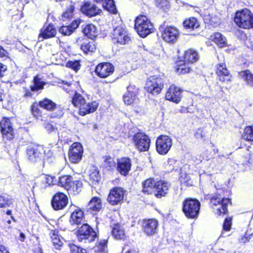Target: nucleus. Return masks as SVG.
I'll use <instances>...</instances> for the list:
<instances>
[{
    "mask_svg": "<svg viewBox=\"0 0 253 253\" xmlns=\"http://www.w3.org/2000/svg\"><path fill=\"white\" fill-rule=\"evenodd\" d=\"M134 28L142 38H145L154 30V26L150 20L143 15L136 18Z\"/></svg>",
    "mask_w": 253,
    "mask_h": 253,
    "instance_id": "nucleus-1",
    "label": "nucleus"
},
{
    "mask_svg": "<svg viewBox=\"0 0 253 253\" xmlns=\"http://www.w3.org/2000/svg\"><path fill=\"white\" fill-rule=\"evenodd\" d=\"M236 25L243 29H250L253 26V14L248 9L237 11L234 17Z\"/></svg>",
    "mask_w": 253,
    "mask_h": 253,
    "instance_id": "nucleus-2",
    "label": "nucleus"
},
{
    "mask_svg": "<svg viewBox=\"0 0 253 253\" xmlns=\"http://www.w3.org/2000/svg\"><path fill=\"white\" fill-rule=\"evenodd\" d=\"M230 200L228 198H223L219 195L213 196L211 199V207L217 215L226 214L227 212V205Z\"/></svg>",
    "mask_w": 253,
    "mask_h": 253,
    "instance_id": "nucleus-3",
    "label": "nucleus"
},
{
    "mask_svg": "<svg viewBox=\"0 0 253 253\" xmlns=\"http://www.w3.org/2000/svg\"><path fill=\"white\" fill-rule=\"evenodd\" d=\"M200 209V203L196 199H187L183 203V211L189 218H197Z\"/></svg>",
    "mask_w": 253,
    "mask_h": 253,
    "instance_id": "nucleus-4",
    "label": "nucleus"
},
{
    "mask_svg": "<svg viewBox=\"0 0 253 253\" xmlns=\"http://www.w3.org/2000/svg\"><path fill=\"white\" fill-rule=\"evenodd\" d=\"M77 236L80 242H91L96 238V233L92 227L87 224H84L78 230Z\"/></svg>",
    "mask_w": 253,
    "mask_h": 253,
    "instance_id": "nucleus-5",
    "label": "nucleus"
},
{
    "mask_svg": "<svg viewBox=\"0 0 253 253\" xmlns=\"http://www.w3.org/2000/svg\"><path fill=\"white\" fill-rule=\"evenodd\" d=\"M163 87V79L157 76H152L149 78L146 84L147 91L154 95L160 93Z\"/></svg>",
    "mask_w": 253,
    "mask_h": 253,
    "instance_id": "nucleus-6",
    "label": "nucleus"
},
{
    "mask_svg": "<svg viewBox=\"0 0 253 253\" xmlns=\"http://www.w3.org/2000/svg\"><path fill=\"white\" fill-rule=\"evenodd\" d=\"M172 145V140L169 136L162 135L157 138L156 141V150L161 155L167 154Z\"/></svg>",
    "mask_w": 253,
    "mask_h": 253,
    "instance_id": "nucleus-7",
    "label": "nucleus"
},
{
    "mask_svg": "<svg viewBox=\"0 0 253 253\" xmlns=\"http://www.w3.org/2000/svg\"><path fill=\"white\" fill-rule=\"evenodd\" d=\"M132 140L136 148L139 151L143 152L148 150L150 139L148 135L142 132H138L133 136Z\"/></svg>",
    "mask_w": 253,
    "mask_h": 253,
    "instance_id": "nucleus-8",
    "label": "nucleus"
},
{
    "mask_svg": "<svg viewBox=\"0 0 253 253\" xmlns=\"http://www.w3.org/2000/svg\"><path fill=\"white\" fill-rule=\"evenodd\" d=\"M126 191L121 187L111 189L107 197V201L113 206L120 204L124 200Z\"/></svg>",
    "mask_w": 253,
    "mask_h": 253,
    "instance_id": "nucleus-9",
    "label": "nucleus"
},
{
    "mask_svg": "<svg viewBox=\"0 0 253 253\" xmlns=\"http://www.w3.org/2000/svg\"><path fill=\"white\" fill-rule=\"evenodd\" d=\"M112 38L114 42L119 43L121 44H126L130 40L126 31L122 26H118L113 30Z\"/></svg>",
    "mask_w": 253,
    "mask_h": 253,
    "instance_id": "nucleus-10",
    "label": "nucleus"
},
{
    "mask_svg": "<svg viewBox=\"0 0 253 253\" xmlns=\"http://www.w3.org/2000/svg\"><path fill=\"white\" fill-rule=\"evenodd\" d=\"M83 152V147L80 143H73L69 151V158L70 162L73 163L79 162L82 158Z\"/></svg>",
    "mask_w": 253,
    "mask_h": 253,
    "instance_id": "nucleus-11",
    "label": "nucleus"
},
{
    "mask_svg": "<svg viewBox=\"0 0 253 253\" xmlns=\"http://www.w3.org/2000/svg\"><path fill=\"white\" fill-rule=\"evenodd\" d=\"M179 36V31L174 26H167L162 33L163 40L168 43H175Z\"/></svg>",
    "mask_w": 253,
    "mask_h": 253,
    "instance_id": "nucleus-12",
    "label": "nucleus"
},
{
    "mask_svg": "<svg viewBox=\"0 0 253 253\" xmlns=\"http://www.w3.org/2000/svg\"><path fill=\"white\" fill-rule=\"evenodd\" d=\"M0 127L2 137L7 140H11L14 137V129L10 120L3 118L0 122Z\"/></svg>",
    "mask_w": 253,
    "mask_h": 253,
    "instance_id": "nucleus-13",
    "label": "nucleus"
},
{
    "mask_svg": "<svg viewBox=\"0 0 253 253\" xmlns=\"http://www.w3.org/2000/svg\"><path fill=\"white\" fill-rule=\"evenodd\" d=\"M114 71V66L109 62H103L98 64L95 70L96 74L101 78H105L110 76Z\"/></svg>",
    "mask_w": 253,
    "mask_h": 253,
    "instance_id": "nucleus-14",
    "label": "nucleus"
},
{
    "mask_svg": "<svg viewBox=\"0 0 253 253\" xmlns=\"http://www.w3.org/2000/svg\"><path fill=\"white\" fill-rule=\"evenodd\" d=\"M68 203L67 196L62 192H58L52 198L51 205L55 210H60L65 208Z\"/></svg>",
    "mask_w": 253,
    "mask_h": 253,
    "instance_id": "nucleus-15",
    "label": "nucleus"
},
{
    "mask_svg": "<svg viewBox=\"0 0 253 253\" xmlns=\"http://www.w3.org/2000/svg\"><path fill=\"white\" fill-rule=\"evenodd\" d=\"M137 88L132 85H129L127 88V92L123 96V100L126 105H130L137 103L138 98L137 97Z\"/></svg>",
    "mask_w": 253,
    "mask_h": 253,
    "instance_id": "nucleus-16",
    "label": "nucleus"
},
{
    "mask_svg": "<svg viewBox=\"0 0 253 253\" xmlns=\"http://www.w3.org/2000/svg\"><path fill=\"white\" fill-rule=\"evenodd\" d=\"M42 150L41 147L28 146L26 150L28 160L32 163H36L41 161Z\"/></svg>",
    "mask_w": 253,
    "mask_h": 253,
    "instance_id": "nucleus-17",
    "label": "nucleus"
},
{
    "mask_svg": "<svg viewBox=\"0 0 253 253\" xmlns=\"http://www.w3.org/2000/svg\"><path fill=\"white\" fill-rule=\"evenodd\" d=\"M181 90L175 85H171L166 93V99L168 100L178 103L181 97Z\"/></svg>",
    "mask_w": 253,
    "mask_h": 253,
    "instance_id": "nucleus-18",
    "label": "nucleus"
},
{
    "mask_svg": "<svg viewBox=\"0 0 253 253\" xmlns=\"http://www.w3.org/2000/svg\"><path fill=\"white\" fill-rule=\"evenodd\" d=\"M216 74L221 82L228 84L231 82V75L226 68L225 64L220 63L217 65Z\"/></svg>",
    "mask_w": 253,
    "mask_h": 253,
    "instance_id": "nucleus-19",
    "label": "nucleus"
},
{
    "mask_svg": "<svg viewBox=\"0 0 253 253\" xmlns=\"http://www.w3.org/2000/svg\"><path fill=\"white\" fill-rule=\"evenodd\" d=\"M158 221L155 219H149L143 221V230L145 234L152 236L158 231Z\"/></svg>",
    "mask_w": 253,
    "mask_h": 253,
    "instance_id": "nucleus-20",
    "label": "nucleus"
},
{
    "mask_svg": "<svg viewBox=\"0 0 253 253\" xmlns=\"http://www.w3.org/2000/svg\"><path fill=\"white\" fill-rule=\"evenodd\" d=\"M82 12L89 17H92L99 14L101 10L92 2H86L81 7Z\"/></svg>",
    "mask_w": 253,
    "mask_h": 253,
    "instance_id": "nucleus-21",
    "label": "nucleus"
},
{
    "mask_svg": "<svg viewBox=\"0 0 253 253\" xmlns=\"http://www.w3.org/2000/svg\"><path fill=\"white\" fill-rule=\"evenodd\" d=\"M131 164L128 158H123L118 161L117 170L121 174L126 176L130 170Z\"/></svg>",
    "mask_w": 253,
    "mask_h": 253,
    "instance_id": "nucleus-22",
    "label": "nucleus"
},
{
    "mask_svg": "<svg viewBox=\"0 0 253 253\" xmlns=\"http://www.w3.org/2000/svg\"><path fill=\"white\" fill-rule=\"evenodd\" d=\"M156 194V196L161 198L165 196L169 192L170 184L166 181L160 180L155 184Z\"/></svg>",
    "mask_w": 253,
    "mask_h": 253,
    "instance_id": "nucleus-23",
    "label": "nucleus"
},
{
    "mask_svg": "<svg viewBox=\"0 0 253 253\" xmlns=\"http://www.w3.org/2000/svg\"><path fill=\"white\" fill-rule=\"evenodd\" d=\"M84 212L81 209L76 208L72 211L70 217V223L71 225H79L81 224L84 220Z\"/></svg>",
    "mask_w": 253,
    "mask_h": 253,
    "instance_id": "nucleus-24",
    "label": "nucleus"
},
{
    "mask_svg": "<svg viewBox=\"0 0 253 253\" xmlns=\"http://www.w3.org/2000/svg\"><path fill=\"white\" fill-rule=\"evenodd\" d=\"M98 105L99 103L97 101L87 103L85 101L79 113L81 116H84L87 114L93 113L96 111Z\"/></svg>",
    "mask_w": 253,
    "mask_h": 253,
    "instance_id": "nucleus-25",
    "label": "nucleus"
},
{
    "mask_svg": "<svg viewBox=\"0 0 253 253\" xmlns=\"http://www.w3.org/2000/svg\"><path fill=\"white\" fill-rule=\"evenodd\" d=\"M80 22V20H75L69 26L61 27L59 31L65 36H69L78 27Z\"/></svg>",
    "mask_w": 253,
    "mask_h": 253,
    "instance_id": "nucleus-26",
    "label": "nucleus"
},
{
    "mask_svg": "<svg viewBox=\"0 0 253 253\" xmlns=\"http://www.w3.org/2000/svg\"><path fill=\"white\" fill-rule=\"evenodd\" d=\"M204 19L207 23L216 27L219 25L220 22L219 13L217 12L209 13L208 14L204 15Z\"/></svg>",
    "mask_w": 253,
    "mask_h": 253,
    "instance_id": "nucleus-27",
    "label": "nucleus"
},
{
    "mask_svg": "<svg viewBox=\"0 0 253 253\" xmlns=\"http://www.w3.org/2000/svg\"><path fill=\"white\" fill-rule=\"evenodd\" d=\"M56 31L54 26L49 24L46 27L44 26L41 30L39 38L42 37L43 39H48L55 36Z\"/></svg>",
    "mask_w": 253,
    "mask_h": 253,
    "instance_id": "nucleus-28",
    "label": "nucleus"
},
{
    "mask_svg": "<svg viewBox=\"0 0 253 253\" xmlns=\"http://www.w3.org/2000/svg\"><path fill=\"white\" fill-rule=\"evenodd\" d=\"M97 3H102L103 8L107 11L112 13H116L117 9L115 7L114 0H93Z\"/></svg>",
    "mask_w": 253,
    "mask_h": 253,
    "instance_id": "nucleus-29",
    "label": "nucleus"
},
{
    "mask_svg": "<svg viewBox=\"0 0 253 253\" xmlns=\"http://www.w3.org/2000/svg\"><path fill=\"white\" fill-rule=\"evenodd\" d=\"M83 33L88 38L93 39L98 34V31L95 25L92 24L86 25L83 30Z\"/></svg>",
    "mask_w": 253,
    "mask_h": 253,
    "instance_id": "nucleus-30",
    "label": "nucleus"
},
{
    "mask_svg": "<svg viewBox=\"0 0 253 253\" xmlns=\"http://www.w3.org/2000/svg\"><path fill=\"white\" fill-rule=\"evenodd\" d=\"M102 201L100 198L94 197L89 201L87 209L93 211H99L102 208Z\"/></svg>",
    "mask_w": 253,
    "mask_h": 253,
    "instance_id": "nucleus-31",
    "label": "nucleus"
},
{
    "mask_svg": "<svg viewBox=\"0 0 253 253\" xmlns=\"http://www.w3.org/2000/svg\"><path fill=\"white\" fill-rule=\"evenodd\" d=\"M184 59V62L194 63L198 60L199 55L196 50L189 49L185 52Z\"/></svg>",
    "mask_w": 253,
    "mask_h": 253,
    "instance_id": "nucleus-32",
    "label": "nucleus"
},
{
    "mask_svg": "<svg viewBox=\"0 0 253 253\" xmlns=\"http://www.w3.org/2000/svg\"><path fill=\"white\" fill-rule=\"evenodd\" d=\"M155 181L153 178L146 179L142 185V192L147 194H151L154 191L155 186Z\"/></svg>",
    "mask_w": 253,
    "mask_h": 253,
    "instance_id": "nucleus-33",
    "label": "nucleus"
},
{
    "mask_svg": "<svg viewBox=\"0 0 253 253\" xmlns=\"http://www.w3.org/2000/svg\"><path fill=\"white\" fill-rule=\"evenodd\" d=\"M51 241L53 246L56 249H60L63 245V238L61 237L57 231L55 230L51 231L50 233Z\"/></svg>",
    "mask_w": 253,
    "mask_h": 253,
    "instance_id": "nucleus-34",
    "label": "nucleus"
},
{
    "mask_svg": "<svg viewBox=\"0 0 253 253\" xmlns=\"http://www.w3.org/2000/svg\"><path fill=\"white\" fill-rule=\"evenodd\" d=\"M112 234L117 240L123 239L125 237L124 228L120 224H116L112 230Z\"/></svg>",
    "mask_w": 253,
    "mask_h": 253,
    "instance_id": "nucleus-35",
    "label": "nucleus"
},
{
    "mask_svg": "<svg viewBox=\"0 0 253 253\" xmlns=\"http://www.w3.org/2000/svg\"><path fill=\"white\" fill-rule=\"evenodd\" d=\"M85 98L82 95L77 92L72 98V104L74 106L79 108V112L82 106H84V104L85 103Z\"/></svg>",
    "mask_w": 253,
    "mask_h": 253,
    "instance_id": "nucleus-36",
    "label": "nucleus"
},
{
    "mask_svg": "<svg viewBox=\"0 0 253 253\" xmlns=\"http://www.w3.org/2000/svg\"><path fill=\"white\" fill-rule=\"evenodd\" d=\"M211 40L220 47H223L226 44V38L220 33L211 36Z\"/></svg>",
    "mask_w": 253,
    "mask_h": 253,
    "instance_id": "nucleus-37",
    "label": "nucleus"
},
{
    "mask_svg": "<svg viewBox=\"0 0 253 253\" xmlns=\"http://www.w3.org/2000/svg\"><path fill=\"white\" fill-rule=\"evenodd\" d=\"M240 75L248 85L253 86V74L249 70H246L241 72Z\"/></svg>",
    "mask_w": 253,
    "mask_h": 253,
    "instance_id": "nucleus-38",
    "label": "nucleus"
},
{
    "mask_svg": "<svg viewBox=\"0 0 253 253\" xmlns=\"http://www.w3.org/2000/svg\"><path fill=\"white\" fill-rule=\"evenodd\" d=\"M39 106L47 110L51 111L56 107V104L52 100L45 98L39 102Z\"/></svg>",
    "mask_w": 253,
    "mask_h": 253,
    "instance_id": "nucleus-39",
    "label": "nucleus"
},
{
    "mask_svg": "<svg viewBox=\"0 0 253 253\" xmlns=\"http://www.w3.org/2000/svg\"><path fill=\"white\" fill-rule=\"evenodd\" d=\"M81 49L86 53L93 52L96 50V45L93 42H84L81 46Z\"/></svg>",
    "mask_w": 253,
    "mask_h": 253,
    "instance_id": "nucleus-40",
    "label": "nucleus"
},
{
    "mask_svg": "<svg viewBox=\"0 0 253 253\" xmlns=\"http://www.w3.org/2000/svg\"><path fill=\"white\" fill-rule=\"evenodd\" d=\"M72 181V178L69 175H64L59 178V184L67 190L71 188L70 186Z\"/></svg>",
    "mask_w": 253,
    "mask_h": 253,
    "instance_id": "nucleus-41",
    "label": "nucleus"
},
{
    "mask_svg": "<svg viewBox=\"0 0 253 253\" xmlns=\"http://www.w3.org/2000/svg\"><path fill=\"white\" fill-rule=\"evenodd\" d=\"M184 26L187 29H196L200 26L197 20L194 17L190 18L183 22Z\"/></svg>",
    "mask_w": 253,
    "mask_h": 253,
    "instance_id": "nucleus-42",
    "label": "nucleus"
},
{
    "mask_svg": "<svg viewBox=\"0 0 253 253\" xmlns=\"http://www.w3.org/2000/svg\"><path fill=\"white\" fill-rule=\"evenodd\" d=\"M68 8L63 12L62 15V20L65 21L67 19H71L73 17L74 7L71 2H68Z\"/></svg>",
    "mask_w": 253,
    "mask_h": 253,
    "instance_id": "nucleus-43",
    "label": "nucleus"
},
{
    "mask_svg": "<svg viewBox=\"0 0 253 253\" xmlns=\"http://www.w3.org/2000/svg\"><path fill=\"white\" fill-rule=\"evenodd\" d=\"M102 166L107 170H112L116 167V162L113 158L108 157L104 160Z\"/></svg>",
    "mask_w": 253,
    "mask_h": 253,
    "instance_id": "nucleus-44",
    "label": "nucleus"
},
{
    "mask_svg": "<svg viewBox=\"0 0 253 253\" xmlns=\"http://www.w3.org/2000/svg\"><path fill=\"white\" fill-rule=\"evenodd\" d=\"M191 70V67H189L188 64L186 63H182V62L179 61V63L177 64L176 72L179 74L189 73Z\"/></svg>",
    "mask_w": 253,
    "mask_h": 253,
    "instance_id": "nucleus-45",
    "label": "nucleus"
},
{
    "mask_svg": "<svg viewBox=\"0 0 253 253\" xmlns=\"http://www.w3.org/2000/svg\"><path fill=\"white\" fill-rule=\"evenodd\" d=\"M242 137L248 141H253V126H249L245 127Z\"/></svg>",
    "mask_w": 253,
    "mask_h": 253,
    "instance_id": "nucleus-46",
    "label": "nucleus"
},
{
    "mask_svg": "<svg viewBox=\"0 0 253 253\" xmlns=\"http://www.w3.org/2000/svg\"><path fill=\"white\" fill-rule=\"evenodd\" d=\"M70 186L71 188L67 189L68 191L75 192V193H78L81 190L82 182L80 180H72Z\"/></svg>",
    "mask_w": 253,
    "mask_h": 253,
    "instance_id": "nucleus-47",
    "label": "nucleus"
},
{
    "mask_svg": "<svg viewBox=\"0 0 253 253\" xmlns=\"http://www.w3.org/2000/svg\"><path fill=\"white\" fill-rule=\"evenodd\" d=\"M34 84L31 87L32 91H37L43 88L45 83L41 81V79L37 76L34 80Z\"/></svg>",
    "mask_w": 253,
    "mask_h": 253,
    "instance_id": "nucleus-48",
    "label": "nucleus"
},
{
    "mask_svg": "<svg viewBox=\"0 0 253 253\" xmlns=\"http://www.w3.org/2000/svg\"><path fill=\"white\" fill-rule=\"evenodd\" d=\"M45 156L44 158V163H47L48 164L52 163L54 159V156L52 151L48 149H46L44 150Z\"/></svg>",
    "mask_w": 253,
    "mask_h": 253,
    "instance_id": "nucleus-49",
    "label": "nucleus"
},
{
    "mask_svg": "<svg viewBox=\"0 0 253 253\" xmlns=\"http://www.w3.org/2000/svg\"><path fill=\"white\" fill-rule=\"evenodd\" d=\"M89 179L92 182L93 184H95L100 179V176L99 175V172L96 169H94L89 174Z\"/></svg>",
    "mask_w": 253,
    "mask_h": 253,
    "instance_id": "nucleus-50",
    "label": "nucleus"
},
{
    "mask_svg": "<svg viewBox=\"0 0 253 253\" xmlns=\"http://www.w3.org/2000/svg\"><path fill=\"white\" fill-rule=\"evenodd\" d=\"M66 67L70 68L77 72L80 69V64L78 60L69 61L66 63Z\"/></svg>",
    "mask_w": 253,
    "mask_h": 253,
    "instance_id": "nucleus-51",
    "label": "nucleus"
},
{
    "mask_svg": "<svg viewBox=\"0 0 253 253\" xmlns=\"http://www.w3.org/2000/svg\"><path fill=\"white\" fill-rule=\"evenodd\" d=\"M105 241L99 242L98 245L94 248L95 253H104L105 250Z\"/></svg>",
    "mask_w": 253,
    "mask_h": 253,
    "instance_id": "nucleus-52",
    "label": "nucleus"
},
{
    "mask_svg": "<svg viewBox=\"0 0 253 253\" xmlns=\"http://www.w3.org/2000/svg\"><path fill=\"white\" fill-rule=\"evenodd\" d=\"M156 4L157 7L165 10L168 8L169 2L167 0H156Z\"/></svg>",
    "mask_w": 253,
    "mask_h": 253,
    "instance_id": "nucleus-53",
    "label": "nucleus"
},
{
    "mask_svg": "<svg viewBox=\"0 0 253 253\" xmlns=\"http://www.w3.org/2000/svg\"><path fill=\"white\" fill-rule=\"evenodd\" d=\"M71 253H86V250L84 249L80 248L75 245L70 246Z\"/></svg>",
    "mask_w": 253,
    "mask_h": 253,
    "instance_id": "nucleus-54",
    "label": "nucleus"
},
{
    "mask_svg": "<svg viewBox=\"0 0 253 253\" xmlns=\"http://www.w3.org/2000/svg\"><path fill=\"white\" fill-rule=\"evenodd\" d=\"M31 111L33 115L36 118H38L41 116V113L39 109L38 108V105L34 103L32 105L31 107Z\"/></svg>",
    "mask_w": 253,
    "mask_h": 253,
    "instance_id": "nucleus-55",
    "label": "nucleus"
},
{
    "mask_svg": "<svg viewBox=\"0 0 253 253\" xmlns=\"http://www.w3.org/2000/svg\"><path fill=\"white\" fill-rule=\"evenodd\" d=\"M231 218H226L223 225V230L224 231H228L230 230L231 226Z\"/></svg>",
    "mask_w": 253,
    "mask_h": 253,
    "instance_id": "nucleus-56",
    "label": "nucleus"
},
{
    "mask_svg": "<svg viewBox=\"0 0 253 253\" xmlns=\"http://www.w3.org/2000/svg\"><path fill=\"white\" fill-rule=\"evenodd\" d=\"M206 135V132L201 128H198L195 133V136L197 139H203Z\"/></svg>",
    "mask_w": 253,
    "mask_h": 253,
    "instance_id": "nucleus-57",
    "label": "nucleus"
},
{
    "mask_svg": "<svg viewBox=\"0 0 253 253\" xmlns=\"http://www.w3.org/2000/svg\"><path fill=\"white\" fill-rule=\"evenodd\" d=\"M10 203L11 202L8 198L0 195V207H5L9 206Z\"/></svg>",
    "mask_w": 253,
    "mask_h": 253,
    "instance_id": "nucleus-58",
    "label": "nucleus"
},
{
    "mask_svg": "<svg viewBox=\"0 0 253 253\" xmlns=\"http://www.w3.org/2000/svg\"><path fill=\"white\" fill-rule=\"evenodd\" d=\"M45 180L49 185L54 184L56 181L55 177L51 175H46Z\"/></svg>",
    "mask_w": 253,
    "mask_h": 253,
    "instance_id": "nucleus-59",
    "label": "nucleus"
},
{
    "mask_svg": "<svg viewBox=\"0 0 253 253\" xmlns=\"http://www.w3.org/2000/svg\"><path fill=\"white\" fill-rule=\"evenodd\" d=\"M44 127L48 132H51L54 130L53 126L49 123H45L44 124Z\"/></svg>",
    "mask_w": 253,
    "mask_h": 253,
    "instance_id": "nucleus-60",
    "label": "nucleus"
},
{
    "mask_svg": "<svg viewBox=\"0 0 253 253\" xmlns=\"http://www.w3.org/2000/svg\"><path fill=\"white\" fill-rule=\"evenodd\" d=\"M6 70V66L0 62V77H2L4 75V73Z\"/></svg>",
    "mask_w": 253,
    "mask_h": 253,
    "instance_id": "nucleus-61",
    "label": "nucleus"
},
{
    "mask_svg": "<svg viewBox=\"0 0 253 253\" xmlns=\"http://www.w3.org/2000/svg\"><path fill=\"white\" fill-rule=\"evenodd\" d=\"M7 52L4 50L3 48L0 46V57H3L6 56Z\"/></svg>",
    "mask_w": 253,
    "mask_h": 253,
    "instance_id": "nucleus-62",
    "label": "nucleus"
},
{
    "mask_svg": "<svg viewBox=\"0 0 253 253\" xmlns=\"http://www.w3.org/2000/svg\"><path fill=\"white\" fill-rule=\"evenodd\" d=\"M218 149L216 147L213 148L212 149V153H213V154L212 155H211V156H207V158H206V160H208L210 159L212 157L213 155H215L218 152Z\"/></svg>",
    "mask_w": 253,
    "mask_h": 253,
    "instance_id": "nucleus-63",
    "label": "nucleus"
},
{
    "mask_svg": "<svg viewBox=\"0 0 253 253\" xmlns=\"http://www.w3.org/2000/svg\"><path fill=\"white\" fill-rule=\"evenodd\" d=\"M0 253H9V252L4 246L0 245Z\"/></svg>",
    "mask_w": 253,
    "mask_h": 253,
    "instance_id": "nucleus-64",
    "label": "nucleus"
}]
</instances>
